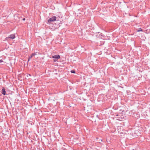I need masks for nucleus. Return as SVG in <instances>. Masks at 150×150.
Returning <instances> with one entry per match:
<instances>
[{"mask_svg": "<svg viewBox=\"0 0 150 150\" xmlns=\"http://www.w3.org/2000/svg\"><path fill=\"white\" fill-rule=\"evenodd\" d=\"M23 21H25V18H23Z\"/></svg>", "mask_w": 150, "mask_h": 150, "instance_id": "nucleus-11", "label": "nucleus"}, {"mask_svg": "<svg viewBox=\"0 0 150 150\" xmlns=\"http://www.w3.org/2000/svg\"><path fill=\"white\" fill-rule=\"evenodd\" d=\"M3 60L2 59H1L0 60V63H1V62H3Z\"/></svg>", "mask_w": 150, "mask_h": 150, "instance_id": "nucleus-10", "label": "nucleus"}, {"mask_svg": "<svg viewBox=\"0 0 150 150\" xmlns=\"http://www.w3.org/2000/svg\"><path fill=\"white\" fill-rule=\"evenodd\" d=\"M132 135L133 136H134V137H135L136 136V135H135V134H134L133 133V132H132Z\"/></svg>", "mask_w": 150, "mask_h": 150, "instance_id": "nucleus-9", "label": "nucleus"}, {"mask_svg": "<svg viewBox=\"0 0 150 150\" xmlns=\"http://www.w3.org/2000/svg\"><path fill=\"white\" fill-rule=\"evenodd\" d=\"M15 38V34H11L8 37H6L5 38L6 40H8L9 38L11 39H14Z\"/></svg>", "mask_w": 150, "mask_h": 150, "instance_id": "nucleus-2", "label": "nucleus"}, {"mask_svg": "<svg viewBox=\"0 0 150 150\" xmlns=\"http://www.w3.org/2000/svg\"><path fill=\"white\" fill-rule=\"evenodd\" d=\"M32 58L30 57H29L28 59V62Z\"/></svg>", "mask_w": 150, "mask_h": 150, "instance_id": "nucleus-8", "label": "nucleus"}, {"mask_svg": "<svg viewBox=\"0 0 150 150\" xmlns=\"http://www.w3.org/2000/svg\"><path fill=\"white\" fill-rule=\"evenodd\" d=\"M36 54H37L36 53H33V54H32L31 55H30V57H32H32L33 56H35V55H36Z\"/></svg>", "mask_w": 150, "mask_h": 150, "instance_id": "nucleus-5", "label": "nucleus"}, {"mask_svg": "<svg viewBox=\"0 0 150 150\" xmlns=\"http://www.w3.org/2000/svg\"><path fill=\"white\" fill-rule=\"evenodd\" d=\"M142 31V30L141 28H139V29L137 30V31L138 32H140V31Z\"/></svg>", "mask_w": 150, "mask_h": 150, "instance_id": "nucleus-6", "label": "nucleus"}, {"mask_svg": "<svg viewBox=\"0 0 150 150\" xmlns=\"http://www.w3.org/2000/svg\"><path fill=\"white\" fill-rule=\"evenodd\" d=\"M56 17L54 16L49 19L47 21L48 22L50 23L56 20Z\"/></svg>", "mask_w": 150, "mask_h": 150, "instance_id": "nucleus-1", "label": "nucleus"}, {"mask_svg": "<svg viewBox=\"0 0 150 150\" xmlns=\"http://www.w3.org/2000/svg\"><path fill=\"white\" fill-rule=\"evenodd\" d=\"M2 93L4 95H5L6 94V92L5 91V89L4 88H3L2 90Z\"/></svg>", "mask_w": 150, "mask_h": 150, "instance_id": "nucleus-4", "label": "nucleus"}, {"mask_svg": "<svg viewBox=\"0 0 150 150\" xmlns=\"http://www.w3.org/2000/svg\"><path fill=\"white\" fill-rule=\"evenodd\" d=\"M52 57L54 59V62H55L57 60L56 59H58L60 58V56L58 54H56L52 56Z\"/></svg>", "mask_w": 150, "mask_h": 150, "instance_id": "nucleus-3", "label": "nucleus"}, {"mask_svg": "<svg viewBox=\"0 0 150 150\" xmlns=\"http://www.w3.org/2000/svg\"><path fill=\"white\" fill-rule=\"evenodd\" d=\"M71 73H75V71L74 70H71Z\"/></svg>", "mask_w": 150, "mask_h": 150, "instance_id": "nucleus-7", "label": "nucleus"}]
</instances>
